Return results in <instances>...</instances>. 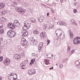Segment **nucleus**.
<instances>
[{
  "label": "nucleus",
  "instance_id": "1",
  "mask_svg": "<svg viewBox=\"0 0 80 80\" xmlns=\"http://www.w3.org/2000/svg\"><path fill=\"white\" fill-rule=\"evenodd\" d=\"M16 32L14 30H9L7 32L8 36L10 38H13L16 35Z\"/></svg>",
  "mask_w": 80,
  "mask_h": 80
},
{
  "label": "nucleus",
  "instance_id": "2",
  "mask_svg": "<svg viewBox=\"0 0 80 80\" xmlns=\"http://www.w3.org/2000/svg\"><path fill=\"white\" fill-rule=\"evenodd\" d=\"M20 43L22 46H26L27 44L28 43V42H27V41L25 38H22L21 39Z\"/></svg>",
  "mask_w": 80,
  "mask_h": 80
},
{
  "label": "nucleus",
  "instance_id": "3",
  "mask_svg": "<svg viewBox=\"0 0 80 80\" xmlns=\"http://www.w3.org/2000/svg\"><path fill=\"white\" fill-rule=\"evenodd\" d=\"M73 42L75 45H77V44L80 43V37H77L76 38H75L73 40Z\"/></svg>",
  "mask_w": 80,
  "mask_h": 80
},
{
  "label": "nucleus",
  "instance_id": "4",
  "mask_svg": "<svg viewBox=\"0 0 80 80\" xmlns=\"http://www.w3.org/2000/svg\"><path fill=\"white\" fill-rule=\"evenodd\" d=\"M16 11L20 13L21 14H24L25 12V10L24 9H22L21 8H17Z\"/></svg>",
  "mask_w": 80,
  "mask_h": 80
},
{
  "label": "nucleus",
  "instance_id": "5",
  "mask_svg": "<svg viewBox=\"0 0 80 80\" xmlns=\"http://www.w3.org/2000/svg\"><path fill=\"white\" fill-rule=\"evenodd\" d=\"M8 27H10V28L12 30L14 29L15 28V26L13 23H9L8 25Z\"/></svg>",
  "mask_w": 80,
  "mask_h": 80
},
{
  "label": "nucleus",
  "instance_id": "6",
  "mask_svg": "<svg viewBox=\"0 0 80 80\" xmlns=\"http://www.w3.org/2000/svg\"><path fill=\"white\" fill-rule=\"evenodd\" d=\"M31 23H29V24L27 25H24V26L22 28V30H27L28 29H29Z\"/></svg>",
  "mask_w": 80,
  "mask_h": 80
},
{
  "label": "nucleus",
  "instance_id": "7",
  "mask_svg": "<svg viewBox=\"0 0 80 80\" xmlns=\"http://www.w3.org/2000/svg\"><path fill=\"white\" fill-rule=\"evenodd\" d=\"M62 32L59 35V38L62 40H63L65 38V33L63 31H62Z\"/></svg>",
  "mask_w": 80,
  "mask_h": 80
},
{
  "label": "nucleus",
  "instance_id": "8",
  "mask_svg": "<svg viewBox=\"0 0 80 80\" xmlns=\"http://www.w3.org/2000/svg\"><path fill=\"white\" fill-rule=\"evenodd\" d=\"M10 60L8 58L6 59L3 62V63L4 65H5L6 66L8 65L10 63Z\"/></svg>",
  "mask_w": 80,
  "mask_h": 80
},
{
  "label": "nucleus",
  "instance_id": "9",
  "mask_svg": "<svg viewBox=\"0 0 80 80\" xmlns=\"http://www.w3.org/2000/svg\"><path fill=\"white\" fill-rule=\"evenodd\" d=\"M23 30L22 32V37H26V36H27L28 34V32L27 30Z\"/></svg>",
  "mask_w": 80,
  "mask_h": 80
},
{
  "label": "nucleus",
  "instance_id": "10",
  "mask_svg": "<svg viewBox=\"0 0 80 80\" xmlns=\"http://www.w3.org/2000/svg\"><path fill=\"white\" fill-rule=\"evenodd\" d=\"M28 73L29 75H33L34 73H36V71L35 69L33 70L29 69L28 71Z\"/></svg>",
  "mask_w": 80,
  "mask_h": 80
},
{
  "label": "nucleus",
  "instance_id": "11",
  "mask_svg": "<svg viewBox=\"0 0 80 80\" xmlns=\"http://www.w3.org/2000/svg\"><path fill=\"white\" fill-rule=\"evenodd\" d=\"M40 36L41 38H43L46 37L47 36V34L45 32H42L41 33Z\"/></svg>",
  "mask_w": 80,
  "mask_h": 80
},
{
  "label": "nucleus",
  "instance_id": "12",
  "mask_svg": "<svg viewBox=\"0 0 80 80\" xmlns=\"http://www.w3.org/2000/svg\"><path fill=\"white\" fill-rule=\"evenodd\" d=\"M12 73H10L8 74V79L9 80H12V79L11 78H13V79L14 78H14V77H13V75H12Z\"/></svg>",
  "mask_w": 80,
  "mask_h": 80
},
{
  "label": "nucleus",
  "instance_id": "13",
  "mask_svg": "<svg viewBox=\"0 0 80 80\" xmlns=\"http://www.w3.org/2000/svg\"><path fill=\"white\" fill-rule=\"evenodd\" d=\"M50 60L48 59H45L44 62L45 63V65H49V64H50Z\"/></svg>",
  "mask_w": 80,
  "mask_h": 80
},
{
  "label": "nucleus",
  "instance_id": "14",
  "mask_svg": "<svg viewBox=\"0 0 80 80\" xmlns=\"http://www.w3.org/2000/svg\"><path fill=\"white\" fill-rule=\"evenodd\" d=\"M14 57L16 58V60H18V59H20L21 58L20 55L17 54H15L14 56Z\"/></svg>",
  "mask_w": 80,
  "mask_h": 80
},
{
  "label": "nucleus",
  "instance_id": "15",
  "mask_svg": "<svg viewBox=\"0 0 80 80\" xmlns=\"http://www.w3.org/2000/svg\"><path fill=\"white\" fill-rule=\"evenodd\" d=\"M38 20L40 22H43L44 20V17L43 16H41L40 18H38Z\"/></svg>",
  "mask_w": 80,
  "mask_h": 80
},
{
  "label": "nucleus",
  "instance_id": "16",
  "mask_svg": "<svg viewBox=\"0 0 80 80\" xmlns=\"http://www.w3.org/2000/svg\"><path fill=\"white\" fill-rule=\"evenodd\" d=\"M5 7V4L1 2L0 3V10L3 9Z\"/></svg>",
  "mask_w": 80,
  "mask_h": 80
},
{
  "label": "nucleus",
  "instance_id": "17",
  "mask_svg": "<svg viewBox=\"0 0 80 80\" xmlns=\"http://www.w3.org/2000/svg\"><path fill=\"white\" fill-rule=\"evenodd\" d=\"M69 35H70V38H73V33L72 32H71V30H69Z\"/></svg>",
  "mask_w": 80,
  "mask_h": 80
},
{
  "label": "nucleus",
  "instance_id": "18",
  "mask_svg": "<svg viewBox=\"0 0 80 80\" xmlns=\"http://www.w3.org/2000/svg\"><path fill=\"white\" fill-rule=\"evenodd\" d=\"M79 64H80L79 61H77L75 62V66L78 68H80V67H79Z\"/></svg>",
  "mask_w": 80,
  "mask_h": 80
},
{
  "label": "nucleus",
  "instance_id": "19",
  "mask_svg": "<svg viewBox=\"0 0 80 80\" xmlns=\"http://www.w3.org/2000/svg\"><path fill=\"white\" fill-rule=\"evenodd\" d=\"M34 41V39L33 38H31L30 40V44L32 45H33V42Z\"/></svg>",
  "mask_w": 80,
  "mask_h": 80
},
{
  "label": "nucleus",
  "instance_id": "20",
  "mask_svg": "<svg viewBox=\"0 0 80 80\" xmlns=\"http://www.w3.org/2000/svg\"><path fill=\"white\" fill-rule=\"evenodd\" d=\"M54 25L53 24H51L49 25V30H51V29H53L54 28Z\"/></svg>",
  "mask_w": 80,
  "mask_h": 80
},
{
  "label": "nucleus",
  "instance_id": "21",
  "mask_svg": "<svg viewBox=\"0 0 80 80\" xmlns=\"http://www.w3.org/2000/svg\"><path fill=\"white\" fill-rule=\"evenodd\" d=\"M30 20L32 23H35V19L33 17H31L30 18Z\"/></svg>",
  "mask_w": 80,
  "mask_h": 80
},
{
  "label": "nucleus",
  "instance_id": "22",
  "mask_svg": "<svg viewBox=\"0 0 80 80\" xmlns=\"http://www.w3.org/2000/svg\"><path fill=\"white\" fill-rule=\"evenodd\" d=\"M45 55L46 56V57H48V58H52V55H51L50 54H49L48 55L45 54Z\"/></svg>",
  "mask_w": 80,
  "mask_h": 80
},
{
  "label": "nucleus",
  "instance_id": "23",
  "mask_svg": "<svg viewBox=\"0 0 80 80\" xmlns=\"http://www.w3.org/2000/svg\"><path fill=\"white\" fill-rule=\"evenodd\" d=\"M15 27H19L20 25V22H18L17 23H15L14 24Z\"/></svg>",
  "mask_w": 80,
  "mask_h": 80
},
{
  "label": "nucleus",
  "instance_id": "24",
  "mask_svg": "<svg viewBox=\"0 0 80 80\" xmlns=\"http://www.w3.org/2000/svg\"><path fill=\"white\" fill-rule=\"evenodd\" d=\"M6 12H7V11L5 10L1 12V15H5V14L6 13Z\"/></svg>",
  "mask_w": 80,
  "mask_h": 80
},
{
  "label": "nucleus",
  "instance_id": "25",
  "mask_svg": "<svg viewBox=\"0 0 80 80\" xmlns=\"http://www.w3.org/2000/svg\"><path fill=\"white\" fill-rule=\"evenodd\" d=\"M1 41H2L3 42H5V39H3V38H0V45L1 44Z\"/></svg>",
  "mask_w": 80,
  "mask_h": 80
},
{
  "label": "nucleus",
  "instance_id": "26",
  "mask_svg": "<svg viewBox=\"0 0 80 80\" xmlns=\"http://www.w3.org/2000/svg\"><path fill=\"white\" fill-rule=\"evenodd\" d=\"M43 28L44 30H47V25H45L43 27Z\"/></svg>",
  "mask_w": 80,
  "mask_h": 80
},
{
  "label": "nucleus",
  "instance_id": "27",
  "mask_svg": "<svg viewBox=\"0 0 80 80\" xmlns=\"http://www.w3.org/2000/svg\"><path fill=\"white\" fill-rule=\"evenodd\" d=\"M4 33V29H0V33L2 34V33Z\"/></svg>",
  "mask_w": 80,
  "mask_h": 80
},
{
  "label": "nucleus",
  "instance_id": "28",
  "mask_svg": "<svg viewBox=\"0 0 80 80\" xmlns=\"http://www.w3.org/2000/svg\"><path fill=\"white\" fill-rule=\"evenodd\" d=\"M38 43V42H37V41L35 39H34V42H33V45H37Z\"/></svg>",
  "mask_w": 80,
  "mask_h": 80
},
{
  "label": "nucleus",
  "instance_id": "29",
  "mask_svg": "<svg viewBox=\"0 0 80 80\" xmlns=\"http://www.w3.org/2000/svg\"><path fill=\"white\" fill-rule=\"evenodd\" d=\"M43 43L42 42H41L39 43V47L42 48V47Z\"/></svg>",
  "mask_w": 80,
  "mask_h": 80
},
{
  "label": "nucleus",
  "instance_id": "30",
  "mask_svg": "<svg viewBox=\"0 0 80 80\" xmlns=\"http://www.w3.org/2000/svg\"><path fill=\"white\" fill-rule=\"evenodd\" d=\"M19 22H18V20H16L14 21L13 23H14V24H15V23H18Z\"/></svg>",
  "mask_w": 80,
  "mask_h": 80
},
{
  "label": "nucleus",
  "instance_id": "31",
  "mask_svg": "<svg viewBox=\"0 0 80 80\" xmlns=\"http://www.w3.org/2000/svg\"><path fill=\"white\" fill-rule=\"evenodd\" d=\"M51 58H52V60H55V55H52V56H51Z\"/></svg>",
  "mask_w": 80,
  "mask_h": 80
},
{
  "label": "nucleus",
  "instance_id": "32",
  "mask_svg": "<svg viewBox=\"0 0 80 80\" xmlns=\"http://www.w3.org/2000/svg\"><path fill=\"white\" fill-rule=\"evenodd\" d=\"M73 12L74 13H75L76 12H77V10L76 9H75L73 10Z\"/></svg>",
  "mask_w": 80,
  "mask_h": 80
},
{
  "label": "nucleus",
  "instance_id": "33",
  "mask_svg": "<svg viewBox=\"0 0 80 80\" xmlns=\"http://www.w3.org/2000/svg\"><path fill=\"white\" fill-rule=\"evenodd\" d=\"M3 57H2V56H1L0 57V62H2V60H3Z\"/></svg>",
  "mask_w": 80,
  "mask_h": 80
},
{
  "label": "nucleus",
  "instance_id": "34",
  "mask_svg": "<svg viewBox=\"0 0 80 80\" xmlns=\"http://www.w3.org/2000/svg\"><path fill=\"white\" fill-rule=\"evenodd\" d=\"M70 46H68V52H70Z\"/></svg>",
  "mask_w": 80,
  "mask_h": 80
},
{
  "label": "nucleus",
  "instance_id": "35",
  "mask_svg": "<svg viewBox=\"0 0 80 80\" xmlns=\"http://www.w3.org/2000/svg\"><path fill=\"white\" fill-rule=\"evenodd\" d=\"M29 23H28V22H27V21H25L24 25H27L29 24Z\"/></svg>",
  "mask_w": 80,
  "mask_h": 80
},
{
  "label": "nucleus",
  "instance_id": "36",
  "mask_svg": "<svg viewBox=\"0 0 80 80\" xmlns=\"http://www.w3.org/2000/svg\"><path fill=\"white\" fill-rule=\"evenodd\" d=\"M35 61V59L34 58L32 59L31 60V62H33V63H34Z\"/></svg>",
  "mask_w": 80,
  "mask_h": 80
},
{
  "label": "nucleus",
  "instance_id": "37",
  "mask_svg": "<svg viewBox=\"0 0 80 80\" xmlns=\"http://www.w3.org/2000/svg\"><path fill=\"white\" fill-rule=\"evenodd\" d=\"M34 63V62H32V61H31L30 63H29V65L30 66L32 65V64H33Z\"/></svg>",
  "mask_w": 80,
  "mask_h": 80
},
{
  "label": "nucleus",
  "instance_id": "38",
  "mask_svg": "<svg viewBox=\"0 0 80 80\" xmlns=\"http://www.w3.org/2000/svg\"><path fill=\"white\" fill-rule=\"evenodd\" d=\"M47 42H48L47 45H48V44H49L50 43V40H49V39H48L47 40Z\"/></svg>",
  "mask_w": 80,
  "mask_h": 80
},
{
  "label": "nucleus",
  "instance_id": "39",
  "mask_svg": "<svg viewBox=\"0 0 80 80\" xmlns=\"http://www.w3.org/2000/svg\"><path fill=\"white\" fill-rule=\"evenodd\" d=\"M72 24L73 25H77V23L75 22V21H74L72 23Z\"/></svg>",
  "mask_w": 80,
  "mask_h": 80
},
{
  "label": "nucleus",
  "instance_id": "40",
  "mask_svg": "<svg viewBox=\"0 0 80 80\" xmlns=\"http://www.w3.org/2000/svg\"><path fill=\"white\" fill-rule=\"evenodd\" d=\"M21 55H22V57H23V56H24L25 55V54H24V52H22Z\"/></svg>",
  "mask_w": 80,
  "mask_h": 80
},
{
  "label": "nucleus",
  "instance_id": "41",
  "mask_svg": "<svg viewBox=\"0 0 80 80\" xmlns=\"http://www.w3.org/2000/svg\"><path fill=\"white\" fill-rule=\"evenodd\" d=\"M75 50H72L71 52V53H73L75 52Z\"/></svg>",
  "mask_w": 80,
  "mask_h": 80
},
{
  "label": "nucleus",
  "instance_id": "42",
  "mask_svg": "<svg viewBox=\"0 0 80 80\" xmlns=\"http://www.w3.org/2000/svg\"><path fill=\"white\" fill-rule=\"evenodd\" d=\"M60 25H63V22H61Z\"/></svg>",
  "mask_w": 80,
  "mask_h": 80
},
{
  "label": "nucleus",
  "instance_id": "43",
  "mask_svg": "<svg viewBox=\"0 0 80 80\" xmlns=\"http://www.w3.org/2000/svg\"><path fill=\"white\" fill-rule=\"evenodd\" d=\"M21 66L22 67H24V65H23V63L22 62L21 63Z\"/></svg>",
  "mask_w": 80,
  "mask_h": 80
},
{
  "label": "nucleus",
  "instance_id": "44",
  "mask_svg": "<svg viewBox=\"0 0 80 80\" xmlns=\"http://www.w3.org/2000/svg\"><path fill=\"white\" fill-rule=\"evenodd\" d=\"M52 69H53V67H52L51 68H49V69L50 70H52Z\"/></svg>",
  "mask_w": 80,
  "mask_h": 80
},
{
  "label": "nucleus",
  "instance_id": "45",
  "mask_svg": "<svg viewBox=\"0 0 80 80\" xmlns=\"http://www.w3.org/2000/svg\"><path fill=\"white\" fill-rule=\"evenodd\" d=\"M32 57H35V53H32Z\"/></svg>",
  "mask_w": 80,
  "mask_h": 80
},
{
  "label": "nucleus",
  "instance_id": "46",
  "mask_svg": "<svg viewBox=\"0 0 80 80\" xmlns=\"http://www.w3.org/2000/svg\"><path fill=\"white\" fill-rule=\"evenodd\" d=\"M63 25L66 26V25H67V24L66 23L63 22Z\"/></svg>",
  "mask_w": 80,
  "mask_h": 80
},
{
  "label": "nucleus",
  "instance_id": "47",
  "mask_svg": "<svg viewBox=\"0 0 80 80\" xmlns=\"http://www.w3.org/2000/svg\"><path fill=\"white\" fill-rule=\"evenodd\" d=\"M76 4H77V2H75L74 3H73V5H74L75 6H76Z\"/></svg>",
  "mask_w": 80,
  "mask_h": 80
},
{
  "label": "nucleus",
  "instance_id": "48",
  "mask_svg": "<svg viewBox=\"0 0 80 80\" xmlns=\"http://www.w3.org/2000/svg\"><path fill=\"white\" fill-rule=\"evenodd\" d=\"M52 5H53L56 6V3L55 2H54L52 3Z\"/></svg>",
  "mask_w": 80,
  "mask_h": 80
},
{
  "label": "nucleus",
  "instance_id": "49",
  "mask_svg": "<svg viewBox=\"0 0 80 80\" xmlns=\"http://www.w3.org/2000/svg\"><path fill=\"white\" fill-rule=\"evenodd\" d=\"M74 21V20H73V19H71V22H72V23H73V22L74 21Z\"/></svg>",
  "mask_w": 80,
  "mask_h": 80
},
{
  "label": "nucleus",
  "instance_id": "50",
  "mask_svg": "<svg viewBox=\"0 0 80 80\" xmlns=\"http://www.w3.org/2000/svg\"><path fill=\"white\" fill-rule=\"evenodd\" d=\"M61 22H57V24L58 25H60V23H61Z\"/></svg>",
  "mask_w": 80,
  "mask_h": 80
},
{
  "label": "nucleus",
  "instance_id": "51",
  "mask_svg": "<svg viewBox=\"0 0 80 80\" xmlns=\"http://www.w3.org/2000/svg\"><path fill=\"white\" fill-rule=\"evenodd\" d=\"M60 68H62V67H63V65H62V64L60 65Z\"/></svg>",
  "mask_w": 80,
  "mask_h": 80
},
{
  "label": "nucleus",
  "instance_id": "52",
  "mask_svg": "<svg viewBox=\"0 0 80 80\" xmlns=\"http://www.w3.org/2000/svg\"><path fill=\"white\" fill-rule=\"evenodd\" d=\"M33 33H34V34H36V30H35V31H34Z\"/></svg>",
  "mask_w": 80,
  "mask_h": 80
},
{
  "label": "nucleus",
  "instance_id": "53",
  "mask_svg": "<svg viewBox=\"0 0 80 80\" xmlns=\"http://www.w3.org/2000/svg\"><path fill=\"white\" fill-rule=\"evenodd\" d=\"M36 34H38V31L36 30Z\"/></svg>",
  "mask_w": 80,
  "mask_h": 80
},
{
  "label": "nucleus",
  "instance_id": "54",
  "mask_svg": "<svg viewBox=\"0 0 80 80\" xmlns=\"http://www.w3.org/2000/svg\"><path fill=\"white\" fill-rule=\"evenodd\" d=\"M18 2H22V0H18Z\"/></svg>",
  "mask_w": 80,
  "mask_h": 80
},
{
  "label": "nucleus",
  "instance_id": "55",
  "mask_svg": "<svg viewBox=\"0 0 80 80\" xmlns=\"http://www.w3.org/2000/svg\"><path fill=\"white\" fill-rule=\"evenodd\" d=\"M3 26L2 25L0 26V28H3Z\"/></svg>",
  "mask_w": 80,
  "mask_h": 80
},
{
  "label": "nucleus",
  "instance_id": "56",
  "mask_svg": "<svg viewBox=\"0 0 80 80\" xmlns=\"http://www.w3.org/2000/svg\"><path fill=\"white\" fill-rule=\"evenodd\" d=\"M49 15V12H48L47 13V16L48 17Z\"/></svg>",
  "mask_w": 80,
  "mask_h": 80
},
{
  "label": "nucleus",
  "instance_id": "57",
  "mask_svg": "<svg viewBox=\"0 0 80 80\" xmlns=\"http://www.w3.org/2000/svg\"><path fill=\"white\" fill-rule=\"evenodd\" d=\"M0 80H2V78L0 76Z\"/></svg>",
  "mask_w": 80,
  "mask_h": 80
},
{
  "label": "nucleus",
  "instance_id": "58",
  "mask_svg": "<svg viewBox=\"0 0 80 80\" xmlns=\"http://www.w3.org/2000/svg\"><path fill=\"white\" fill-rule=\"evenodd\" d=\"M15 75H16V77L17 78V74H15Z\"/></svg>",
  "mask_w": 80,
  "mask_h": 80
},
{
  "label": "nucleus",
  "instance_id": "59",
  "mask_svg": "<svg viewBox=\"0 0 80 80\" xmlns=\"http://www.w3.org/2000/svg\"><path fill=\"white\" fill-rule=\"evenodd\" d=\"M63 0H61V2H63Z\"/></svg>",
  "mask_w": 80,
  "mask_h": 80
},
{
  "label": "nucleus",
  "instance_id": "60",
  "mask_svg": "<svg viewBox=\"0 0 80 80\" xmlns=\"http://www.w3.org/2000/svg\"><path fill=\"white\" fill-rule=\"evenodd\" d=\"M52 13H55V12H54L52 10Z\"/></svg>",
  "mask_w": 80,
  "mask_h": 80
},
{
  "label": "nucleus",
  "instance_id": "61",
  "mask_svg": "<svg viewBox=\"0 0 80 80\" xmlns=\"http://www.w3.org/2000/svg\"><path fill=\"white\" fill-rule=\"evenodd\" d=\"M80 67V63H79V64L78 67Z\"/></svg>",
  "mask_w": 80,
  "mask_h": 80
},
{
  "label": "nucleus",
  "instance_id": "62",
  "mask_svg": "<svg viewBox=\"0 0 80 80\" xmlns=\"http://www.w3.org/2000/svg\"><path fill=\"white\" fill-rule=\"evenodd\" d=\"M56 65L57 66L58 65V64H56Z\"/></svg>",
  "mask_w": 80,
  "mask_h": 80
},
{
  "label": "nucleus",
  "instance_id": "63",
  "mask_svg": "<svg viewBox=\"0 0 80 80\" xmlns=\"http://www.w3.org/2000/svg\"><path fill=\"white\" fill-rule=\"evenodd\" d=\"M1 53V50H0V55Z\"/></svg>",
  "mask_w": 80,
  "mask_h": 80
},
{
  "label": "nucleus",
  "instance_id": "64",
  "mask_svg": "<svg viewBox=\"0 0 80 80\" xmlns=\"http://www.w3.org/2000/svg\"><path fill=\"white\" fill-rule=\"evenodd\" d=\"M22 68V69H24V68Z\"/></svg>",
  "mask_w": 80,
  "mask_h": 80
}]
</instances>
